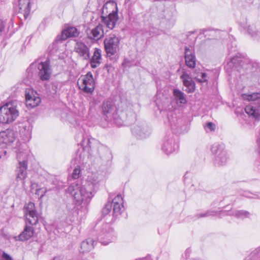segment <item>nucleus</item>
<instances>
[{
  "mask_svg": "<svg viewBox=\"0 0 260 260\" xmlns=\"http://www.w3.org/2000/svg\"><path fill=\"white\" fill-rule=\"evenodd\" d=\"M66 193L74 197L76 205L86 207L93 197V186L74 182L66 190Z\"/></svg>",
  "mask_w": 260,
  "mask_h": 260,
  "instance_id": "obj_1",
  "label": "nucleus"
},
{
  "mask_svg": "<svg viewBox=\"0 0 260 260\" xmlns=\"http://www.w3.org/2000/svg\"><path fill=\"white\" fill-rule=\"evenodd\" d=\"M102 22L107 27L112 29L118 19L117 4L114 1L107 2L103 7Z\"/></svg>",
  "mask_w": 260,
  "mask_h": 260,
  "instance_id": "obj_2",
  "label": "nucleus"
},
{
  "mask_svg": "<svg viewBox=\"0 0 260 260\" xmlns=\"http://www.w3.org/2000/svg\"><path fill=\"white\" fill-rule=\"evenodd\" d=\"M16 101L7 103L0 107V122L10 123L15 120L19 113Z\"/></svg>",
  "mask_w": 260,
  "mask_h": 260,
  "instance_id": "obj_3",
  "label": "nucleus"
},
{
  "mask_svg": "<svg viewBox=\"0 0 260 260\" xmlns=\"http://www.w3.org/2000/svg\"><path fill=\"white\" fill-rule=\"evenodd\" d=\"M243 98L250 101L245 108V112L256 120L260 119V93L245 94Z\"/></svg>",
  "mask_w": 260,
  "mask_h": 260,
  "instance_id": "obj_4",
  "label": "nucleus"
},
{
  "mask_svg": "<svg viewBox=\"0 0 260 260\" xmlns=\"http://www.w3.org/2000/svg\"><path fill=\"white\" fill-rule=\"evenodd\" d=\"M212 153L214 155L213 164L216 167H220L225 165L229 159V155L225 149L223 144L215 143L211 148Z\"/></svg>",
  "mask_w": 260,
  "mask_h": 260,
  "instance_id": "obj_5",
  "label": "nucleus"
},
{
  "mask_svg": "<svg viewBox=\"0 0 260 260\" xmlns=\"http://www.w3.org/2000/svg\"><path fill=\"white\" fill-rule=\"evenodd\" d=\"M79 88L86 93H92L95 89V83L93 75L88 72L85 75L81 76L77 82Z\"/></svg>",
  "mask_w": 260,
  "mask_h": 260,
  "instance_id": "obj_6",
  "label": "nucleus"
},
{
  "mask_svg": "<svg viewBox=\"0 0 260 260\" xmlns=\"http://www.w3.org/2000/svg\"><path fill=\"white\" fill-rule=\"evenodd\" d=\"M17 157L19 161V166L16 170V179L18 180H23L26 177L27 164L26 160L27 155L26 153L19 151L17 153Z\"/></svg>",
  "mask_w": 260,
  "mask_h": 260,
  "instance_id": "obj_7",
  "label": "nucleus"
},
{
  "mask_svg": "<svg viewBox=\"0 0 260 260\" xmlns=\"http://www.w3.org/2000/svg\"><path fill=\"white\" fill-rule=\"evenodd\" d=\"M120 39L114 34L110 35L104 41L105 51L108 56L114 55L119 49Z\"/></svg>",
  "mask_w": 260,
  "mask_h": 260,
  "instance_id": "obj_8",
  "label": "nucleus"
},
{
  "mask_svg": "<svg viewBox=\"0 0 260 260\" xmlns=\"http://www.w3.org/2000/svg\"><path fill=\"white\" fill-rule=\"evenodd\" d=\"M25 222L30 225H36L38 222V214L35 204L29 202L24 207Z\"/></svg>",
  "mask_w": 260,
  "mask_h": 260,
  "instance_id": "obj_9",
  "label": "nucleus"
},
{
  "mask_svg": "<svg viewBox=\"0 0 260 260\" xmlns=\"http://www.w3.org/2000/svg\"><path fill=\"white\" fill-rule=\"evenodd\" d=\"M230 63L231 64L230 66H232V64L236 67L239 66H241L246 70H252L254 69H256L258 67V64L257 62L251 60L249 58H242L238 56L232 57Z\"/></svg>",
  "mask_w": 260,
  "mask_h": 260,
  "instance_id": "obj_10",
  "label": "nucleus"
},
{
  "mask_svg": "<svg viewBox=\"0 0 260 260\" xmlns=\"http://www.w3.org/2000/svg\"><path fill=\"white\" fill-rule=\"evenodd\" d=\"M25 103L27 108H32L38 106L41 99L38 93L31 88H26L25 91Z\"/></svg>",
  "mask_w": 260,
  "mask_h": 260,
  "instance_id": "obj_11",
  "label": "nucleus"
},
{
  "mask_svg": "<svg viewBox=\"0 0 260 260\" xmlns=\"http://www.w3.org/2000/svg\"><path fill=\"white\" fill-rule=\"evenodd\" d=\"M178 148V145L175 143L172 136H166L162 140L161 149L167 155L175 151Z\"/></svg>",
  "mask_w": 260,
  "mask_h": 260,
  "instance_id": "obj_12",
  "label": "nucleus"
},
{
  "mask_svg": "<svg viewBox=\"0 0 260 260\" xmlns=\"http://www.w3.org/2000/svg\"><path fill=\"white\" fill-rule=\"evenodd\" d=\"M38 75L42 81H47L51 77L52 69L50 65V61L46 60L41 62L38 66Z\"/></svg>",
  "mask_w": 260,
  "mask_h": 260,
  "instance_id": "obj_13",
  "label": "nucleus"
},
{
  "mask_svg": "<svg viewBox=\"0 0 260 260\" xmlns=\"http://www.w3.org/2000/svg\"><path fill=\"white\" fill-rule=\"evenodd\" d=\"M115 238L116 236L113 229L111 228L107 223L104 225L103 235H101L99 239L101 242L106 245L115 240Z\"/></svg>",
  "mask_w": 260,
  "mask_h": 260,
  "instance_id": "obj_14",
  "label": "nucleus"
},
{
  "mask_svg": "<svg viewBox=\"0 0 260 260\" xmlns=\"http://www.w3.org/2000/svg\"><path fill=\"white\" fill-rule=\"evenodd\" d=\"M86 33L88 38L93 41H98L104 36L103 26L99 24L92 28H87Z\"/></svg>",
  "mask_w": 260,
  "mask_h": 260,
  "instance_id": "obj_15",
  "label": "nucleus"
},
{
  "mask_svg": "<svg viewBox=\"0 0 260 260\" xmlns=\"http://www.w3.org/2000/svg\"><path fill=\"white\" fill-rule=\"evenodd\" d=\"M15 11L26 19L30 11V0H19L18 5L15 7Z\"/></svg>",
  "mask_w": 260,
  "mask_h": 260,
  "instance_id": "obj_16",
  "label": "nucleus"
},
{
  "mask_svg": "<svg viewBox=\"0 0 260 260\" xmlns=\"http://www.w3.org/2000/svg\"><path fill=\"white\" fill-rule=\"evenodd\" d=\"M133 134L138 138L143 139L150 134V129L145 123H140L132 128Z\"/></svg>",
  "mask_w": 260,
  "mask_h": 260,
  "instance_id": "obj_17",
  "label": "nucleus"
},
{
  "mask_svg": "<svg viewBox=\"0 0 260 260\" xmlns=\"http://www.w3.org/2000/svg\"><path fill=\"white\" fill-rule=\"evenodd\" d=\"M113 206V215L116 217L120 215L123 210L124 206L123 205V201L121 194H118L110 203Z\"/></svg>",
  "mask_w": 260,
  "mask_h": 260,
  "instance_id": "obj_18",
  "label": "nucleus"
},
{
  "mask_svg": "<svg viewBox=\"0 0 260 260\" xmlns=\"http://www.w3.org/2000/svg\"><path fill=\"white\" fill-rule=\"evenodd\" d=\"M74 51L83 59L87 60L90 57L89 48L81 41L76 42L74 47Z\"/></svg>",
  "mask_w": 260,
  "mask_h": 260,
  "instance_id": "obj_19",
  "label": "nucleus"
},
{
  "mask_svg": "<svg viewBox=\"0 0 260 260\" xmlns=\"http://www.w3.org/2000/svg\"><path fill=\"white\" fill-rule=\"evenodd\" d=\"M185 60L186 66L190 68L196 67V57L193 53L192 47L185 48Z\"/></svg>",
  "mask_w": 260,
  "mask_h": 260,
  "instance_id": "obj_20",
  "label": "nucleus"
},
{
  "mask_svg": "<svg viewBox=\"0 0 260 260\" xmlns=\"http://www.w3.org/2000/svg\"><path fill=\"white\" fill-rule=\"evenodd\" d=\"M28 224L25 222V226L24 230L18 236L15 237L16 240L24 241L28 240L33 236L34 234V228L28 225Z\"/></svg>",
  "mask_w": 260,
  "mask_h": 260,
  "instance_id": "obj_21",
  "label": "nucleus"
},
{
  "mask_svg": "<svg viewBox=\"0 0 260 260\" xmlns=\"http://www.w3.org/2000/svg\"><path fill=\"white\" fill-rule=\"evenodd\" d=\"M183 85L186 87L185 91L188 93H192L195 90V83L192 79L186 73L181 76Z\"/></svg>",
  "mask_w": 260,
  "mask_h": 260,
  "instance_id": "obj_22",
  "label": "nucleus"
},
{
  "mask_svg": "<svg viewBox=\"0 0 260 260\" xmlns=\"http://www.w3.org/2000/svg\"><path fill=\"white\" fill-rule=\"evenodd\" d=\"M14 141V134L11 131L7 129L0 132V146L3 144H10Z\"/></svg>",
  "mask_w": 260,
  "mask_h": 260,
  "instance_id": "obj_23",
  "label": "nucleus"
},
{
  "mask_svg": "<svg viewBox=\"0 0 260 260\" xmlns=\"http://www.w3.org/2000/svg\"><path fill=\"white\" fill-rule=\"evenodd\" d=\"M79 34L80 31L77 28L74 26L68 27L62 31L60 39L66 40L70 37H77L79 35Z\"/></svg>",
  "mask_w": 260,
  "mask_h": 260,
  "instance_id": "obj_24",
  "label": "nucleus"
},
{
  "mask_svg": "<svg viewBox=\"0 0 260 260\" xmlns=\"http://www.w3.org/2000/svg\"><path fill=\"white\" fill-rule=\"evenodd\" d=\"M101 50L95 48L93 53V55L90 59V66L92 68L95 69L99 67L101 63L102 55Z\"/></svg>",
  "mask_w": 260,
  "mask_h": 260,
  "instance_id": "obj_25",
  "label": "nucleus"
},
{
  "mask_svg": "<svg viewBox=\"0 0 260 260\" xmlns=\"http://www.w3.org/2000/svg\"><path fill=\"white\" fill-rule=\"evenodd\" d=\"M173 95L176 103L179 106L187 103V100L184 93L178 89H173Z\"/></svg>",
  "mask_w": 260,
  "mask_h": 260,
  "instance_id": "obj_26",
  "label": "nucleus"
},
{
  "mask_svg": "<svg viewBox=\"0 0 260 260\" xmlns=\"http://www.w3.org/2000/svg\"><path fill=\"white\" fill-rule=\"evenodd\" d=\"M94 247V241L91 238L83 241L80 245V252L84 253L90 251Z\"/></svg>",
  "mask_w": 260,
  "mask_h": 260,
  "instance_id": "obj_27",
  "label": "nucleus"
},
{
  "mask_svg": "<svg viewBox=\"0 0 260 260\" xmlns=\"http://www.w3.org/2000/svg\"><path fill=\"white\" fill-rule=\"evenodd\" d=\"M102 109L103 114L108 117V115L112 114L114 111V106L111 102L106 101L103 102Z\"/></svg>",
  "mask_w": 260,
  "mask_h": 260,
  "instance_id": "obj_28",
  "label": "nucleus"
},
{
  "mask_svg": "<svg viewBox=\"0 0 260 260\" xmlns=\"http://www.w3.org/2000/svg\"><path fill=\"white\" fill-rule=\"evenodd\" d=\"M175 13L174 11L168 9L164 11V19L168 23V27H170L174 24L175 21Z\"/></svg>",
  "mask_w": 260,
  "mask_h": 260,
  "instance_id": "obj_29",
  "label": "nucleus"
},
{
  "mask_svg": "<svg viewBox=\"0 0 260 260\" xmlns=\"http://www.w3.org/2000/svg\"><path fill=\"white\" fill-rule=\"evenodd\" d=\"M99 182L98 176L96 174H92L88 176L86 181L84 183L85 184L92 185L93 186V191L94 192L95 187Z\"/></svg>",
  "mask_w": 260,
  "mask_h": 260,
  "instance_id": "obj_30",
  "label": "nucleus"
},
{
  "mask_svg": "<svg viewBox=\"0 0 260 260\" xmlns=\"http://www.w3.org/2000/svg\"><path fill=\"white\" fill-rule=\"evenodd\" d=\"M119 112H117L116 114H114L113 117L116 124L120 126L123 124V122L125 120L124 116L125 113L124 112H121L120 114H119Z\"/></svg>",
  "mask_w": 260,
  "mask_h": 260,
  "instance_id": "obj_31",
  "label": "nucleus"
},
{
  "mask_svg": "<svg viewBox=\"0 0 260 260\" xmlns=\"http://www.w3.org/2000/svg\"><path fill=\"white\" fill-rule=\"evenodd\" d=\"M251 215V214L249 211L244 210H237L234 211L233 213V215L240 219L249 218Z\"/></svg>",
  "mask_w": 260,
  "mask_h": 260,
  "instance_id": "obj_32",
  "label": "nucleus"
},
{
  "mask_svg": "<svg viewBox=\"0 0 260 260\" xmlns=\"http://www.w3.org/2000/svg\"><path fill=\"white\" fill-rule=\"evenodd\" d=\"M243 27L244 29H246L248 33L252 36H260V30H256L255 26L254 24L247 25L246 24V26H244Z\"/></svg>",
  "mask_w": 260,
  "mask_h": 260,
  "instance_id": "obj_33",
  "label": "nucleus"
},
{
  "mask_svg": "<svg viewBox=\"0 0 260 260\" xmlns=\"http://www.w3.org/2000/svg\"><path fill=\"white\" fill-rule=\"evenodd\" d=\"M196 81L201 84L207 83L209 79L208 75L205 73H198L197 76L194 77Z\"/></svg>",
  "mask_w": 260,
  "mask_h": 260,
  "instance_id": "obj_34",
  "label": "nucleus"
},
{
  "mask_svg": "<svg viewBox=\"0 0 260 260\" xmlns=\"http://www.w3.org/2000/svg\"><path fill=\"white\" fill-rule=\"evenodd\" d=\"M98 143L97 141L93 139V138H88L87 140H84L83 141V144L82 145L84 147H86L85 146V144H87V145L89 146L90 148H93V145L96 144Z\"/></svg>",
  "mask_w": 260,
  "mask_h": 260,
  "instance_id": "obj_35",
  "label": "nucleus"
},
{
  "mask_svg": "<svg viewBox=\"0 0 260 260\" xmlns=\"http://www.w3.org/2000/svg\"><path fill=\"white\" fill-rule=\"evenodd\" d=\"M215 127V124L211 122L207 123L204 126V128L207 132L214 131Z\"/></svg>",
  "mask_w": 260,
  "mask_h": 260,
  "instance_id": "obj_36",
  "label": "nucleus"
},
{
  "mask_svg": "<svg viewBox=\"0 0 260 260\" xmlns=\"http://www.w3.org/2000/svg\"><path fill=\"white\" fill-rule=\"evenodd\" d=\"M243 196L248 198L260 199V192H256L255 193L245 192Z\"/></svg>",
  "mask_w": 260,
  "mask_h": 260,
  "instance_id": "obj_37",
  "label": "nucleus"
},
{
  "mask_svg": "<svg viewBox=\"0 0 260 260\" xmlns=\"http://www.w3.org/2000/svg\"><path fill=\"white\" fill-rule=\"evenodd\" d=\"M80 173H81L80 167V166H77L74 169V171H73V172L72 175V178H74V179H77L79 178V177H80Z\"/></svg>",
  "mask_w": 260,
  "mask_h": 260,
  "instance_id": "obj_38",
  "label": "nucleus"
},
{
  "mask_svg": "<svg viewBox=\"0 0 260 260\" xmlns=\"http://www.w3.org/2000/svg\"><path fill=\"white\" fill-rule=\"evenodd\" d=\"M112 207V204L110 203H108L103 209L102 212L103 215H107L110 211Z\"/></svg>",
  "mask_w": 260,
  "mask_h": 260,
  "instance_id": "obj_39",
  "label": "nucleus"
},
{
  "mask_svg": "<svg viewBox=\"0 0 260 260\" xmlns=\"http://www.w3.org/2000/svg\"><path fill=\"white\" fill-rule=\"evenodd\" d=\"M58 90V84L56 83H53L51 85V89L50 90L52 94H55L57 93Z\"/></svg>",
  "mask_w": 260,
  "mask_h": 260,
  "instance_id": "obj_40",
  "label": "nucleus"
},
{
  "mask_svg": "<svg viewBox=\"0 0 260 260\" xmlns=\"http://www.w3.org/2000/svg\"><path fill=\"white\" fill-rule=\"evenodd\" d=\"M1 260H13L12 257L7 253L5 252H3Z\"/></svg>",
  "mask_w": 260,
  "mask_h": 260,
  "instance_id": "obj_41",
  "label": "nucleus"
},
{
  "mask_svg": "<svg viewBox=\"0 0 260 260\" xmlns=\"http://www.w3.org/2000/svg\"><path fill=\"white\" fill-rule=\"evenodd\" d=\"M215 213L214 211H207L205 213L201 214L200 217H204L209 216H214Z\"/></svg>",
  "mask_w": 260,
  "mask_h": 260,
  "instance_id": "obj_42",
  "label": "nucleus"
},
{
  "mask_svg": "<svg viewBox=\"0 0 260 260\" xmlns=\"http://www.w3.org/2000/svg\"><path fill=\"white\" fill-rule=\"evenodd\" d=\"M85 152H83L81 153L79 155V159H80L79 160L82 164L86 162L85 161L86 159H85Z\"/></svg>",
  "mask_w": 260,
  "mask_h": 260,
  "instance_id": "obj_43",
  "label": "nucleus"
},
{
  "mask_svg": "<svg viewBox=\"0 0 260 260\" xmlns=\"http://www.w3.org/2000/svg\"><path fill=\"white\" fill-rule=\"evenodd\" d=\"M5 7L3 3L0 4V17L3 14H4L5 12Z\"/></svg>",
  "mask_w": 260,
  "mask_h": 260,
  "instance_id": "obj_44",
  "label": "nucleus"
},
{
  "mask_svg": "<svg viewBox=\"0 0 260 260\" xmlns=\"http://www.w3.org/2000/svg\"><path fill=\"white\" fill-rule=\"evenodd\" d=\"M4 28V22L0 19V32H2Z\"/></svg>",
  "mask_w": 260,
  "mask_h": 260,
  "instance_id": "obj_45",
  "label": "nucleus"
},
{
  "mask_svg": "<svg viewBox=\"0 0 260 260\" xmlns=\"http://www.w3.org/2000/svg\"><path fill=\"white\" fill-rule=\"evenodd\" d=\"M4 153L5 154V155H6V153H7V152H6V151H5L4 152Z\"/></svg>",
  "mask_w": 260,
  "mask_h": 260,
  "instance_id": "obj_46",
  "label": "nucleus"
},
{
  "mask_svg": "<svg viewBox=\"0 0 260 260\" xmlns=\"http://www.w3.org/2000/svg\"><path fill=\"white\" fill-rule=\"evenodd\" d=\"M0 260H1V259L0 258Z\"/></svg>",
  "mask_w": 260,
  "mask_h": 260,
  "instance_id": "obj_47",
  "label": "nucleus"
}]
</instances>
